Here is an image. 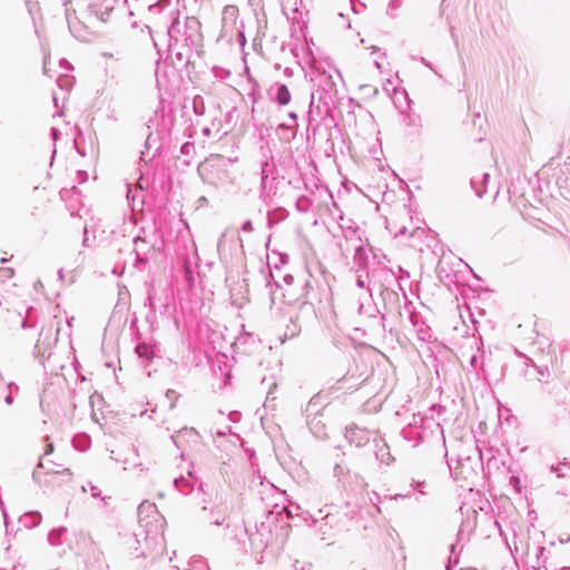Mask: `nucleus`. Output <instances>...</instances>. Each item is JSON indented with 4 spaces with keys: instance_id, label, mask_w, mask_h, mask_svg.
<instances>
[{
    "instance_id": "f257e3e1",
    "label": "nucleus",
    "mask_w": 570,
    "mask_h": 570,
    "mask_svg": "<svg viewBox=\"0 0 570 570\" xmlns=\"http://www.w3.org/2000/svg\"><path fill=\"white\" fill-rule=\"evenodd\" d=\"M137 518L138 529L134 532V537L140 549L138 557L154 558L163 550L165 519L158 512L156 504L149 501H142L138 505Z\"/></svg>"
},
{
    "instance_id": "f03ea898",
    "label": "nucleus",
    "mask_w": 570,
    "mask_h": 570,
    "mask_svg": "<svg viewBox=\"0 0 570 570\" xmlns=\"http://www.w3.org/2000/svg\"><path fill=\"white\" fill-rule=\"evenodd\" d=\"M57 342V337L53 336L52 330H41L39 338L33 348L35 358L43 366V368L53 371V366L50 365L52 357V345Z\"/></svg>"
},
{
    "instance_id": "7ed1b4c3",
    "label": "nucleus",
    "mask_w": 570,
    "mask_h": 570,
    "mask_svg": "<svg viewBox=\"0 0 570 570\" xmlns=\"http://www.w3.org/2000/svg\"><path fill=\"white\" fill-rule=\"evenodd\" d=\"M156 82L159 91L170 92L177 89L178 73L175 66L168 63L161 65L157 61L156 67Z\"/></svg>"
},
{
    "instance_id": "20e7f679",
    "label": "nucleus",
    "mask_w": 570,
    "mask_h": 570,
    "mask_svg": "<svg viewBox=\"0 0 570 570\" xmlns=\"http://www.w3.org/2000/svg\"><path fill=\"white\" fill-rule=\"evenodd\" d=\"M119 0H91L87 7L90 16L101 22H107L110 13L115 10Z\"/></svg>"
},
{
    "instance_id": "39448f33",
    "label": "nucleus",
    "mask_w": 570,
    "mask_h": 570,
    "mask_svg": "<svg viewBox=\"0 0 570 570\" xmlns=\"http://www.w3.org/2000/svg\"><path fill=\"white\" fill-rule=\"evenodd\" d=\"M185 28L186 45L197 48L203 40L199 21L196 18H187Z\"/></svg>"
},
{
    "instance_id": "423d86ee",
    "label": "nucleus",
    "mask_w": 570,
    "mask_h": 570,
    "mask_svg": "<svg viewBox=\"0 0 570 570\" xmlns=\"http://www.w3.org/2000/svg\"><path fill=\"white\" fill-rule=\"evenodd\" d=\"M134 248L131 254L135 255L134 265L138 269H141L142 266L147 263V250L149 249L147 242L141 237H135L132 239Z\"/></svg>"
},
{
    "instance_id": "0eeeda50",
    "label": "nucleus",
    "mask_w": 570,
    "mask_h": 570,
    "mask_svg": "<svg viewBox=\"0 0 570 570\" xmlns=\"http://www.w3.org/2000/svg\"><path fill=\"white\" fill-rule=\"evenodd\" d=\"M66 18L68 22V28L71 35L81 41L86 40V24L81 22L76 16L70 13L69 9H66Z\"/></svg>"
},
{
    "instance_id": "6e6552de",
    "label": "nucleus",
    "mask_w": 570,
    "mask_h": 570,
    "mask_svg": "<svg viewBox=\"0 0 570 570\" xmlns=\"http://www.w3.org/2000/svg\"><path fill=\"white\" fill-rule=\"evenodd\" d=\"M177 399H178L177 392L175 390H173V389H168L167 392H166V400H165L164 406H167V409L169 411V415L166 416L161 421L163 425L166 426L167 431H171L173 430V426L170 425V421L176 417L175 406H176Z\"/></svg>"
},
{
    "instance_id": "1a4fd4ad",
    "label": "nucleus",
    "mask_w": 570,
    "mask_h": 570,
    "mask_svg": "<svg viewBox=\"0 0 570 570\" xmlns=\"http://www.w3.org/2000/svg\"><path fill=\"white\" fill-rule=\"evenodd\" d=\"M148 301L150 304V307L156 312L158 311L160 314H167L170 313V308L173 307V311H175V304H170L168 295L163 296H148Z\"/></svg>"
},
{
    "instance_id": "9d476101",
    "label": "nucleus",
    "mask_w": 570,
    "mask_h": 570,
    "mask_svg": "<svg viewBox=\"0 0 570 570\" xmlns=\"http://www.w3.org/2000/svg\"><path fill=\"white\" fill-rule=\"evenodd\" d=\"M273 89L275 90L274 99L279 106H287L291 102L292 95L285 83L276 82Z\"/></svg>"
},
{
    "instance_id": "9b49d317",
    "label": "nucleus",
    "mask_w": 570,
    "mask_h": 570,
    "mask_svg": "<svg viewBox=\"0 0 570 570\" xmlns=\"http://www.w3.org/2000/svg\"><path fill=\"white\" fill-rule=\"evenodd\" d=\"M42 521V515L39 511H30L19 518V524L26 529H33Z\"/></svg>"
},
{
    "instance_id": "f8f14e48",
    "label": "nucleus",
    "mask_w": 570,
    "mask_h": 570,
    "mask_svg": "<svg viewBox=\"0 0 570 570\" xmlns=\"http://www.w3.org/2000/svg\"><path fill=\"white\" fill-rule=\"evenodd\" d=\"M160 104H161V112H163V119H161V130H166L169 134L173 131L175 127V115L173 108L169 109L167 114H165V98L163 95L160 96Z\"/></svg>"
},
{
    "instance_id": "ddd939ff",
    "label": "nucleus",
    "mask_w": 570,
    "mask_h": 570,
    "mask_svg": "<svg viewBox=\"0 0 570 570\" xmlns=\"http://www.w3.org/2000/svg\"><path fill=\"white\" fill-rule=\"evenodd\" d=\"M67 528L66 527H58L56 529H52L48 534V542L49 544L53 547H58L62 544V537L66 534Z\"/></svg>"
},
{
    "instance_id": "4468645a",
    "label": "nucleus",
    "mask_w": 570,
    "mask_h": 570,
    "mask_svg": "<svg viewBox=\"0 0 570 570\" xmlns=\"http://www.w3.org/2000/svg\"><path fill=\"white\" fill-rule=\"evenodd\" d=\"M184 439L190 445L200 443V435L194 429H180V440Z\"/></svg>"
},
{
    "instance_id": "2eb2a0df",
    "label": "nucleus",
    "mask_w": 570,
    "mask_h": 570,
    "mask_svg": "<svg viewBox=\"0 0 570 570\" xmlns=\"http://www.w3.org/2000/svg\"><path fill=\"white\" fill-rule=\"evenodd\" d=\"M481 177H482L481 180H479L476 177H472V179H471V186H472V188H474V190L479 197H481L483 195V193L485 191V187L481 188L478 185L485 184L489 178V174L485 173Z\"/></svg>"
},
{
    "instance_id": "dca6fc26",
    "label": "nucleus",
    "mask_w": 570,
    "mask_h": 570,
    "mask_svg": "<svg viewBox=\"0 0 570 570\" xmlns=\"http://www.w3.org/2000/svg\"><path fill=\"white\" fill-rule=\"evenodd\" d=\"M178 26V14L171 19V23L167 29V36L169 37V45L168 47L171 48V41H177V38H175L174 32L176 30V27Z\"/></svg>"
},
{
    "instance_id": "f3484780",
    "label": "nucleus",
    "mask_w": 570,
    "mask_h": 570,
    "mask_svg": "<svg viewBox=\"0 0 570 570\" xmlns=\"http://www.w3.org/2000/svg\"><path fill=\"white\" fill-rule=\"evenodd\" d=\"M145 147H146L147 150H149L153 147H155L156 151H158L160 149V145H157V138L154 137L153 132H150L147 136L146 142H145Z\"/></svg>"
},
{
    "instance_id": "a211bd4d",
    "label": "nucleus",
    "mask_w": 570,
    "mask_h": 570,
    "mask_svg": "<svg viewBox=\"0 0 570 570\" xmlns=\"http://www.w3.org/2000/svg\"><path fill=\"white\" fill-rule=\"evenodd\" d=\"M7 389H8V394L4 396V402L8 404V405H11L13 403V395H12V391H18V386L11 382L7 385Z\"/></svg>"
},
{
    "instance_id": "6ab92c4d",
    "label": "nucleus",
    "mask_w": 570,
    "mask_h": 570,
    "mask_svg": "<svg viewBox=\"0 0 570 570\" xmlns=\"http://www.w3.org/2000/svg\"><path fill=\"white\" fill-rule=\"evenodd\" d=\"M81 439L83 440V444H78L77 442V439L73 440V445L76 449L80 450V451H85L89 448V444H90V440L87 435H83L81 436Z\"/></svg>"
},
{
    "instance_id": "aec40b11",
    "label": "nucleus",
    "mask_w": 570,
    "mask_h": 570,
    "mask_svg": "<svg viewBox=\"0 0 570 570\" xmlns=\"http://www.w3.org/2000/svg\"><path fill=\"white\" fill-rule=\"evenodd\" d=\"M170 1L171 0H158L156 3L149 6V9H158L159 11H163L166 7L169 6Z\"/></svg>"
},
{
    "instance_id": "412c9836",
    "label": "nucleus",
    "mask_w": 570,
    "mask_h": 570,
    "mask_svg": "<svg viewBox=\"0 0 570 570\" xmlns=\"http://www.w3.org/2000/svg\"><path fill=\"white\" fill-rule=\"evenodd\" d=\"M431 413H436L438 415H442L445 411V407L440 404H434L429 410ZM431 419L433 420V414H431Z\"/></svg>"
},
{
    "instance_id": "4be33fe9",
    "label": "nucleus",
    "mask_w": 570,
    "mask_h": 570,
    "mask_svg": "<svg viewBox=\"0 0 570 570\" xmlns=\"http://www.w3.org/2000/svg\"><path fill=\"white\" fill-rule=\"evenodd\" d=\"M0 276L3 278H11L13 276V269L10 267L0 268Z\"/></svg>"
},
{
    "instance_id": "5701e85b",
    "label": "nucleus",
    "mask_w": 570,
    "mask_h": 570,
    "mask_svg": "<svg viewBox=\"0 0 570 570\" xmlns=\"http://www.w3.org/2000/svg\"><path fill=\"white\" fill-rule=\"evenodd\" d=\"M88 485L90 488V493H91L92 498H101V491L98 487H96L91 483H88Z\"/></svg>"
},
{
    "instance_id": "b1692460",
    "label": "nucleus",
    "mask_w": 570,
    "mask_h": 570,
    "mask_svg": "<svg viewBox=\"0 0 570 570\" xmlns=\"http://www.w3.org/2000/svg\"><path fill=\"white\" fill-rule=\"evenodd\" d=\"M136 351H137V353L139 354L140 357H145V356L147 357L148 356L147 355L148 354V347L145 346V345L144 346L142 345H138L136 347Z\"/></svg>"
},
{
    "instance_id": "393cba45",
    "label": "nucleus",
    "mask_w": 570,
    "mask_h": 570,
    "mask_svg": "<svg viewBox=\"0 0 570 570\" xmlns=\"http://www.w3.org/2000/svg\"><path fill=\"white\" fill-rule=\"evenodd\" d=\"M60 135H61V132L58 128L52 127L50 129V136L53 139V141H57L60 138Z\"/></svg>"
},
{
    "instance_id": "a878e982",
    "label": "nucleus",
    "mask_w": 570,
    "mask_h": 570,
    "mask_svg": "<svg viewBox=\"0 0 570 570\" xmlns=\"http://www.w3.org/2000/svg\"><path fill=\"white\" fill-rule=\"evenodd\" d=\"M284 296L287 298L288 303H295L299 301V297L295 296L289 291L287 293H284Z\"/></svg>"
},
{
    "instance_id": "bb28decb",
    "label": "nucleus",
    "mask_w": 570,
    "mask_h": 570,
    "mask_svg": "<svg viewBox=\"0 0 570 570\" xmlns=\"http://www.w3.org/2000/svg\"><path fill=\"white\" fill-rule=\"evenodd\" d=\"M242 229L246 233H250L253 232V224L250 220H246L243 226H242Z\"/></svg>"
},
{
    "instance_id": "cd10ccee",
    "label": "nucleus",
    "mask_w": 570,
    "mask_h": 570,
    "mask_svg": "<svg viewBox=\"0 0 570 570\" xmlns=\"http://www.w3.org/2000/svg\"><path fill=\"white\" fill-rule=\"evenodd\" d=\"M79 183H85L88 179V174L85 170H78Z\"/></svg>"
},
{
    "instance_id": "c85d7f7f",
    "label": "nucleus",
    "mask_w": 570,
    "mask_h": 570,
    "mask_svg": "<svg viewBox=\"0 0 570 570\" xmlns=\"http://www.w3.org/2000/svg\"><path fill=\"white\" fill-rule=\"evenodd\" d=\"M39 468H42V469L45 468V462H43V460H42V459H40V461H39V463H38L37 468L35 469V471H33V473H32V478H33L35 480H37V476H38V469H39Z\"/></svg>"
},
{
    "instance_id": "c756f323",
    "label": "nucleus",
    "mask_w": 570,
    "mask_h": 570,
    "mask_svg": "<svg viewBox=\"0 0 570 570\" xmlns=\"http://www.w3.org/2000/svg\"><path fill=\"white\" fill-rule=\"evenodd\" d=\"M88 242H89V238H88V229H87V226H85V227H83V239H82V245H83L85 247H88V246H89Z\"/></svg>"
},
{
    "instance_id": "7c9ffc66",
    "label": "nucleus",
    "mask_w": 570,
    "mask_h": 570,
    "mask_svg": "<svg viewBox=\"0 0 570 570\" xmlns=\"http://www.w3.org/2000/svg\"><path fill=\"white\" fill-rule=\"evenodd\" d=\"M170 439L173 441V443L178 446V432L177 431H173V433L170 434Z\"/></svg>"
},
{
    "instance_id": "2f4dec72",
    "label": "nucleus",
    "mask_w": 570,
    "mask_h": 570,
    "mask_svg": "<svg viewBox=\"0 0 570 570\" xmlns=\"http://www.w3.org/2000/svg\"><path fill=\"white\" fill-rule=\"evenodd\" d=\"M52 452H53V444L52 443L47 444L45 455H49Z\"/></svg>"
},
{
    "instance_id": "473e14b6",
    "label": "nucleus",
    "mask_w": 570,
    "mask_h": 570,
    "mask_svg": "<svg viewBox=\"0 0 570 570\" xmlns=\"http://www.w3.org/2000/svg\"><path fill=\"white\" fill-rule=\"evenodd\" d=\"M288 117H289L294 122H296V121H297V118H298V117H297V114H296V112H294V111H291V112L288 114Z\"/></svg>"
},
{
    "instance_id": "72a5a7b5",
    "label": "nucleus",
    "mask_w": 570,
    "mask_h": 570,
    "mask_svg": "<svg viewBox=\"0 0 570 570\" xmlns=\"http://www.w3.org/2000/svg\"><path fill=\"white\" fill-rule=\"evenodd\" d=\"M356 285L360 288H363V287H365V282L361 277H358L357 281H356Z\"/></svg>"
},
{
    "instance_id": "f704fd0d",
    "label": "nucleus",
    "mask_w": 570,
    "mask_h": 570,
    "mask_svg": "<svg viewBox=\"0 0 570 570\" xmlns=\"http://www.w3.org/2000/svg\"><path fill=\"white\" fill-rule=\"evenodd\" d=\"M405 232H406V228H405V227H402L400 230H396L394 234H395V236L397 237V236L404 235V234H405Z\"/></svg>"
},
{
    "instance_id": "c9c22d12",
    "label": "nucleus",
    "mask_w": 570,
    "mask_h": 570,
    "mask_svg": "<svg viewBox=\"0 0 570 570\" xmlns=\"http://www.w3.org/2000/svg\"><path fill=\"white\" fill-rule=\"evenodd\" d=\"M238 38H239V42H240L242 45H245L246 39H245V36H244V32H239Z\"/></svg>"
},
{
    "instance_id": "e433bc0d",
    "label": "nucleus",
    "mask_w": 570,
    "mask_h": 570,
    "mask_svg": "<svg viewBox=\"0 0 570 570\" xmlns=\"http://www.w3.org/2000/svg\"><path fill=\"white\" fill-rule=\"evenodd\" d=\"M207 167H208V163L203 164V165L199 167V173H200V174H203L205 170H207Z\"/></svg>"
},
{
    "instance_id": "4c0bfd02",
    "label": "nucleus",
    "mask_w": 570,
    "mask_h": 570,
    "mask_svg": "<svg viewBox=\"0 0 570 570\" xmlns=\"http://www.w3.org/2000/svg\"><path fill=\"white\" fill-rule=\"evenodd\" d=\"M375 66L377 67V69H382L383 68V65H382V61L380 59H375Z\"/></svg>"
},
{
    "instance_id": "58836bf2",
    "label": "nucleus",
    "mask_w": 570,
    "mask_h": 570,
    "mask_svg": "<svg viewBox=\"0 0 570 570\" xmlns=\"http://www.w3.org/2000/svg\"><path fill=\"white\" fill-rule=\"evenodd\" d=\"M178 484H179L178 478H175V479L173 480V485H174V488H175L176 490H178Z\"/></svg>"
},
{
    "instance_id": "ea45409f",
    "label": "nucleus",
    "mask_w": 570,
    "mask_h": 570,
    "mask_svg": "<svg viewBox=\"0 0 570 570\" xmlns=\"http://www.w3.org/2000/svg\"><path fill=\"white\" fill-rule=\"evenodd\" d=\"M3 518H4V523H6V529H8V515H7V512L3 510ZM9 530H7L8 532Z\"/></svg>"
},
{
    "instance_id": "a19ab883",
    "label": "nucleus",
    "mask_w": 570,
    "mask_h": 570,
    "mask_svg": "<svg viewBox=\"0 0 570 570\" xmlns=\"http://www.w3.org/2000/svg\"><path fill=\"white\" fill-rule=\"evenodd\" d=\"M374 498H371V501H377L380 502V495L377 493H373Z\"/></svg>"
},
{
    "instance_id": "79ce46f5",
    "label": "nucleus",
    "mask_w": 570,
    "mask_h": 570,
    "mask_svg": "<svg viewBox=\"0 0 570 570\" xmlns=\"http://www.w3.org/2000/svg\"><path fill=\"white\" fill-rule=\"evenodd\" d=\"M146 157H147V151H142V153H141V157H140V159H141L142 161L147 163Z\"/></svg>"
},
{
    "instance_id": "37998d69",
    "label": "nucleus",
    "mask_w": 570,
    "mask_h": 570,
    "mask_svg": "<svg viewBox=\"0 0 570 570\" xmlns=\"http://www.w3.org/2000/svg\"><path fill=\"white\" fill-rule=\"evenodd\" d=\"M399 4H400L399 1H392L390 3V7L396 8V7H399Z\"/></svg>"
},
{
    "instance_id": "c03bdc74",
    "label": "nucleus",
    "mask_w": 570,
    "mask_h": 570,
    "mask_svg": "<svg viewBox=\"0 0 570 570\" xmlns=\"http://www.w3.org/2000/svg\"><path fill=\"white\" fill-rule=\"evenodd\" d=\"M58 275H59V278H60V279H62V278H63V269H62V268H60V269L58 271Z\"/></svg>"
},
{
    "instance_id": "a18cd8bd",
    "label": "nucleus",
    "mask_w": 570,
    "mask_h": 570,
    "mask_svg": "<svg viewBox=\"0 0 570 570\" xmlns=\"http://www.w3.org/2000/svg\"><path fill=\"white\" fill-rule=\"evenodd\" d=\"M58 85H59L60 88H65V86L62 85V80L61 79L58 80Z\"/></svg>"
},
{
    "instance_id": "49530a36",
    "label": "nucleus",
    "mask_w": 570,
    "mask_h": 570,
    "mask_svg": "<svg viewBox=\"0 0 570 570\" xmlns=\"http://www.w3.org/2000/svg\"><path fill=\"white\" fill-rule=\"evenodd\" d=\"M174 323L178 327V318L174 316Z\"/></svg>"
},
{
    "instance_id": "de8ad7c7",
    "label": "nucleus",
    "mask_w": 570,
    "mask_h": 570,
    "mask_svg": "<svg viewBox=\"0 0 570 570\" xmlns=\"http://www.w3.org/2000/svg\"><path fill=\"white\" fill-rule=\"evenodd\" d=\"M187 148H188V145L186 144V145H184V146L181 147V149H180V150H181V151H185V149H187Z\"/></svg>"
},
{
    "instance_id": "09e8293b",
    "label": "nucleus",
    "mask_w": 570,
    "mask_h": 570,
    "mask_svg": "<svg viewBox=\"0 0 570 570\" xmlns=\"http://www.w3.org/2000/svg\"><path fill=\"white\" fill-rule=\"evenodd\" d=\"M56 149L52 150V157H51V160H53L55 156H56Z\"/></svg>"
},
{
    "instance_id": "8fccbe9b",
    "label": "nucleus",
    "mask_w": 570,
    "mask_h": 570,
    "mask_svg": "<svg viewBox=\"0 0 570 570\" xmlns=\"http://www.w3.org/2000/svg\"><path fill=\"white\" fill-rule=\"evenodd\" d=\"M101 499H102V501L106 502V500H110V497H107V498L106 497H101Z\"/></svg>"
},
{
    "instance_id": "3c124183",
    "label": "nucleus",
    "mask_w": 570,
    "mask_h": 570,
    "mask_svg": "<svg viewBox=\"0 0 570 570\" xmlns=\"http://www.w3.org/2000/svg\"><path fill=\"white\" fill-rule=\"evenodd\" d=\"M153 40H154V46H155V47H158L157 41H156L155 39H153Z\"/></svg>"
},
{
    "instance_id": "603ef678",
    "label": "nucleus",
    "mask_w": 570,
    "mask_h": 570,
    "mask_svg": "<svg viewBox=\"0 0 570 570\" xmlns=\"http://www.w3.org/2000/svg\"><path fill=\"white\" fill-rule=\"evenodd\" d=\"M77 150H78V154H80L82 156L85 155L79 148Z\"/></svg>"
},
{
    "instance_id": "864d4df0",
    "label": "nucleus",
    "mask_w": 570,
    "mask_h": 570,
    "mask_svg": "<svg viewBox=\"0 0 570 570\" xmlns=\"http://www.w3.org/2000/svg\"><path fill=\"white\" fill-rule=\"evenodd\" d=\"M22 327H27L26 321L22 322Z\"/></svg>"
},
{
    "instance_id": "5fc2aeb1",
    "label": "nucleus",
    "mask_w": 570,
    "mask_h": 570,
    "mask_svg": "<svg viewBox=\"0 0 570 570\" xmlns=\"http://www.w3.org/2000/svg\"><path fill=\"white\" fill-rule=\"evenodd\" d=\"M48 472H56V471L51 468H48Z\"/></svg>"
},
{
    "instance_id": "6e6d98bb",
    "label": "nucleus",
    "mask_w": 570,
    "mask_h": 570,
    "mask_svg": "<svg viewBox=\"0 0 570 570\" xmlns=\"http://www.w3.org/2000/svg\"><path fill=\"white\" fill-rule=\"evenodd\" d=\"M7 261V258H1V263H6Z\"/></svg>"
},
{
    "instance_id": "4d7b16f0",
    "label": "nucleus",
    "mask_w": 570,
    "mask_h": 570,
    "mask_svg": "<svg viewBox=\"0 0 570 570\" xmlns=\"http://www.w3.org/2000/svg\"><path fill=\"white\" fill-rule=\"evenodd\" d=\"M82 491H83V492H86V491H87L86 485H82Z\"/></svg>"
}]
</instances>
